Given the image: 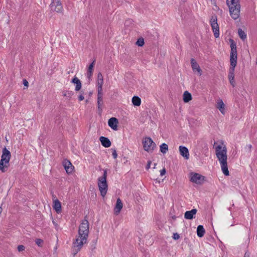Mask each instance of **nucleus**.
<instances>
[{
    "label": "nucleus",
    "instance_id": "obj_1",
    "mask_svg": "<svg viewBox=\"0 0 257 257\" xmlns=\"http://www.w3.org/2000/svg\"><path fill=\"white\" fill-rule=\"evenodd\" d=\"M89 233V224L87 220L84 219L81 223L78 235L73 241V248L75 254L79 251L83 245L87 243Z\"/></svg>",
    "mask_w": 257,
    "mask_h": 257
},
{
    "label": "nucleus",
    "instance_id": "obj_2",
    "mask_svg": "<svg viewBox=\"0 0 257 257\" xmlns=\"http://www.w3.org/2000/svg\"><path fill=\"white\" fill-rule=\"evenodd\" d=\"M215 155L220 163L221 170L225 176L229 174L227 166V149L224 143H221L215 147Z\"/></svg>",
    "mask_w": 257,
    "mask_h": 257
},
{
    "label": "nucleus",
    "instance_id": "obj_3",
    "mask_svg": "<svg viewBox=\"0 0 257 257\" xmlns=\"http://www.w3.org/2000/svg\"><path fill=\"white\" fill-rule=\"evenodd\" d=\"M229 9L230 15L234 20L237 19L240 15V6L239 0H226Z\"/></svg>",
    "mask_w": 257,
    "mask_h": 257
},
{
    "label": "nucleus",
    "instance_id": "obj_4",
    "mask_svg": "<svg viewBox=\"0 0 257 257\" xmlns=\"http://www.w3.org/2000/svg\"><path fill=\"white\" fill-rule=\"evenodd\" d=\"M11 157L10 152L6 148H4L0 161V171L2 172H5L8 168Z\"/></svg>",
    "mask_w": 257,
    "mask_h": 257
},
{
    "label": "nucleus",
    "instance_id": "obj_5",
    "mask_svg": "<svg viewBox=\"0 0 257 257\" xmlns=\"http://www.w3.org/2000/svg\"><path fill=\"white\" fill-rule=\"evenodd\" d=\"M107 177V171L106 170H104V173L103 176L99 177L98 178V187L99 188V190L100 192L101 195L104 197L107 191L108 185L106 181Z\"/></svg>",
    "mask_w": 257,
    "mask_h": 257
},
{
    "label": "nucleus",
    "instance_id": "obj_6",
    "mask_svg": "<svg viewBox=\"0 0 257 257\" xmlns=\"http://www.w3.org/2000/svg\"><path fill=\"white\" fill-rule=\"evenodd\" d=\"M229 42L231 48L230 55V67L235 68L236 66L237 58L236 46L232 39H230Z\"/></svg>",
    "mask_w": 257,
    "mask_h": 257
},
{
    "label": "nucleus",
    "instance_id": "obj_7",
    "mask_svg": "<svg viewBox=\"0 0 257 257\" xmlns=\"http://www.w3.org/2000/svg\"><path fill=\"white\" fill-rule=\"evenodd\" d=\"M144 149L149 152H152L156 147L155 143L150 137L145 138L143 141Z\"/></svg>",
    "mask_w": 257,
    "mask_h": 257
},
{
    "label": "nucleus",
    "instance_id": "obj_8",
    "mask_svg": "<svg viewBox=\"0 0 257 257\" xmlns=\"http://www.w3.org/2000/svg\"><path fill=\"white\" fill-rule=\"evenodd\" d=\"M50 8L52 11L63 13V8L61 0H51Z\"/></svg>",
    "mask_w": 257,
    "mask_h": 257
},
{
    "label": "nucleus",
    "instance_id": "obj_9",
    "mask_svg": "<svg viewBox=\"0 0 257 257\" xmlns=\"http://www.w3.org/2000/svg\"><path fill=\"white\" fill-rule=\"evenodd\" d=\"M210 23L214 37L216 38H218L219 36V30L216 17L212 16L210 19Z\"/></svg>",
    "mask_w": 257,
    "mask_h": 257
},
{
    "label": "nucleus",
    "instance_id": "obj_10",
    "mask_svg": "<svg viewBox=\"0 0 257 257\" xmlns=\"http://www.w3.org/2000/svg\"><path fill=\"white\" fill-rule=\"evenodd\" d=\"M204 177L198 173H193L191 174L190 180L196 184H201L204 181Z\"/></svg>",
    "mask_w": 257,
    "mask_h": 257
},
{
    "label": "nucleus",
    "instance_id": "obj_11",
    "mask_svg": "<svg viewBox=\"0 0 257 257\" xmlns=\"http://www.w3.org/2000/svg\"><path fill=\"white\" fill-rule=\"evenodd\" d=\"M191 65L192 69V70L194 72H197L198 74L200 76L202 75V71L199 65V64L197 63V62L194 59L192 58L191 59Z\"/></svg>",
    "mask_w": 257,
    "mask_h": 257
},
{
    "label": "nucleus",
    "instance_id": "obj_12",
    "mask_svg": "<svg viewBox=\"0 0 257 257\" xmlns=\"http://www.w3.org/2000/svg\"><path fill=\"white\" fill-rule=\"evenodd\" d=\"M216 107L220 111L221 114L224 115L225 113V105L221 99H218L216 101L215 105Z\"/></svg>",
    "mask_w": 257,
    "mask_h": 257
},
{
    "label": "nucleus",
    "instance_id": "obj_13",
    "mask_svg": "<svg viewBox=\"0 0 257 257\" xmlns=\"http://www.w3.org/2000/svg\"><path fill=\"white\" fill-rule=\"evenodd\" d=\"M63 166L64 167L68 174H71L72 173L74 170V166L72 165V163L67 160H65L63 161Z\"/></svg>",
    "mask_w": 257,
    "mask_h": 257
},
{
    "label": "nucleus",
    "instance_id": "obj_14",
    "mask_svg": "<svg viewBox=\"0 0 257 257\" xmlns=\"http://www.w3.org/2000/svg\"><path fill=\"white\" fill-rule=\"evenodd\" d=\"M53 208L55 210L57 213H59L61 212L62 207L61 203L59 201L58 199H57L55 197L53 196Z\"/></svg>",
    "mask_w": 257,
    "mask_h": 257
},
{
    "label": "nucleus",
    "instance_id": "obj_15",
    "mask_svg": "<svg viewBox=\"0 0 257 257\" xmlns=\"http://www.w3.org/2000/svg\"><path fill=\"white\" fill-rule=\"evenodd\" d=\"M123 207V204L119 198L117 199L116 203L114 208V214L117 215L119 214Z\"/></svg>",
    "mask_w": 257,
    "mask_h": 257
},
{
    "label": "nucleus",
    "instance_id": "obj_16",
    "mask_svg": "<svg viewBox=\"0 0 257 257\" xmlns=\"http://www.w3.org/2000/svg\"><path fill=\"white\" fill-rule=\"evenodd\" d=\"M179 150L180 155L184 157L186 160H188L189 158V153L188 149L182 146H180L179 147Z\"/></svg>",
    "mask_w": 257,
    "mask_h": 257
},
{
    "label": "nucleus",
    "instance_id": "obj_17",
    "mask_svg": "<svg viewBox=\"0 0 257 257\" xmlns=\"http://www.w3.org/2000/svg\"><path fill=\"white\" fill-rule=\"evenodd\" d=\"M118 121V120L115 117H111L110 118L108 121V125L113 130H117V124Z\"/></svg>",
    "mask_w": 257,
    "mask_h": 257
},
{
    "label": "nucleus",
    "instance_id": "obj_18",
    "mask_svg": "<svg viewBox=\"0 0 257 257\" xmlns=\"http://www.w3.org/2000/svg\"><path fill=\"white\" fill-rule=\"evenodd\" d=\"M103 104V93L102 92H98L97 93V106L99 112H101L102 111V106Z\"/></svg>",
    "mask_w": 257,
    "mask_h": 257
},
{
    "label": "nucleus",
    "instance_id": "obj_19",
    "mask_svg": "<svg viewBox=\"0 0 257 257\" xmlns=\"http://www.w3.org/2000/svg\"><path fill=\"white\" fill-rule=\"evenodd\" d=\"M71 82L76 85L75 87V90L76 91H78L81 89L82 87L81 82L76 76L74 77Z\"/></svg>",
    "mask_w": 257,
    "mask_h": 257
},
{
    "label": "nucleus",
    "instance_id": "obj_20",
    "mask_svg": "<svg viewBox=\"0 0 257 257\" xmlns=\"http://www.w3.org/2000/svg\"><path fill=\"white\" fill-rule=\"evenodd\" d=\"M197 213L196 209H193L190 211H186L184 214V217L186 219H192Z\"/></svg>",
    "mask_w": 257,
    "mask_h": 257
},
{
    "label": "nucleus",
    "instance_id": "obj_21",
    "mask_svg": "<svg viewBox=\"0 0 257 257\" xmlns=\"http://www.w3.org/2000/svg\"><path fill=\"white\" fill-rule=\"evenodd\" d=\"M99 140L102 145L105 148H108L111 146V142L107 138L104 137H100Z\"/></svg>",
    "mask_w": 257,
    "mask_h": 257
},
{
    "label": "nucleus",
    "instance_id": "obj_22",
    "mask_svg": "<svg viewBox=\"0 0 257 257\" xmlns=\"http://www.w3.org/2000/svg\"><path fill=\"white\" fill-rule=\"evenodd\" d=\"M95 64V61H93L92 63L89 65L88 69V71L87 72V77L89 80L90 81L91 79L92 74H93V68Z\"/></svg>",
    "mask_w": 257,
    "mask_h": 257
},
{
    "label": "nucleus",
    "instance_id": "obj_23",
    "mask_svg": "<svg viewBox=\"0 0 257 257\" xmlns=\"http://www.w3.org/2000/svg\"><path fill=\"white\" fill-rule=\"evenodd\" d=\"M205 233V229L202 225H198L197 228V235L200 237H202L203 236Z\"/></svg>",
    "mask_w": 257,
    "mask_h": 257
},
{
    "label": "nucleus",
    "instance_id": "obj_24",
    "mask_svg": "<svg viewBox=\"0 0 257 257\" xmlns=\"http://www.w3.org/2000/svg\"><path fill=\"white\" fill-rule=\"evenodd\" d=\"M183 101L185 102H188L192 99L191 94L188 91H186L183 93Z\"/></svg>",
    "mask_w": 257,
    "mask_h": 257
},
{
    "label": "nucleus",
    "instance_id": "obj_25",
    "mask_svg": "<svg viewBox=\"0 0 257 257\" xmlns=\"http://www.w3.org/2000/svg\"><path fill=\"white\" fill-rule=\"evenodd\" d=\"M132 103L134 105L139 106L141 105V99L139 97L135 96L132 98Z\"/></svg>",
    "mask_w": 257,
    "mask_h": 257
},
{
    "label": "nucleus",
    "instance_id": "obj_26",
    "mask_svg": "<svg viewBox=\"0 0 257 257\" xmlns=\"http://www.w3.org/2000/svg\"><path fill=\"white\" fill-rule=\"evenodd\" d=\"M97 87L98 92H102V86L103 84V79H97Z\"/></svg>",
    "mask_w": 257,
    "mask_h": 257
},
{
    "label": "nucleus",
    "instance_id": "obj_27",
    "mask_svg": "<svg viewBox=\"0 0 257 257\" xmlns=\"http://www.w3.org/2000/svg\"><path fill=\"white\" fill-rule=\"evenodd\" d=\"M234 69L235 68L230 67L228 75V78L229 80H232L233 78H234Z\"/></svg>",
    "mask_w": 257,
    "mask_h": 257
},
{
    "label": "nucleus",
    "instance_id": "obj_28",
    "mask_svg": "<svg viewBox=\"0 0 257 257\" xmlns=\"http://www.w3.org/2000/svg\"><path fill=\"white\" fill-rule=\"evenodd\" d=\"M238 34L240 39L242 40H245L246 38V35L244 32L241 29L238 30Z\"/></svg>",
    "mask_w": 257,
    "mask_h": 257
},
{
    "label": "nucleus",
    "instance_id": "obj_29",
    "mask_svg": "<svg viewBox=\"0 0 257 257\" xmlns=\"http://www.w3.org/2000/svg\"><path fill=\"white\" fill-rule=\"evenodd\" d=\"M168 147L166 144L163 143L160 146V151L162 153L165 154L167 152V151H168Z\"/></svg>",
    "mask_w": 257,
    "mask_h": 257
},
{
    "label": "nucleus",
    "instance_id": "obj_30",
    "mask_svg": "<svg viewBox=\"0 0 257 257\" xmlns=\"http://www.w3.org/2000/svg\"><path fill=\"white\" fill-rule=\"evenodd\" d=\"M136 45L138 46L142 47L144 45V40L143 38H139L136 42Z\"/></svg>",
    "mask_w": 257,
    "mask_h": 257
},
{
    "label": "nucleus",
    "instance_id": "obj_31",
    "mask_svg": "<svg viewBox=\"0 0 257 257\" xmlns=\"http://www.w3.org/2000/svg\"><path fill=\"white\" fill-rule=\"evenodd\" d=\"M84 92L82 91L80 92V93L78 96V99L79 101H82L84 99V97L83 96Z\"/></svg>",
    "mask_w": 257,
    "mask_h": 257
},
{
    "label": "nucleus",
    "instance_id": "obj_32",
    "mask_svg": "<svg viewBox=\"0 0 257 257\" xmlns=\"http://www.w3.org/2000/svg\"><path fill=\"white\" fill-rule=\"evenodd\" d=\"M25 246L23 245H19L18 246V250L19 251H22L25 250Z\"/></svg>",
    "mask_w": 257,
    "mask_h": 257
},
{
    "label": "nucleus",
    "instance_id": "obj_33",
    "mask_svg": "<svg viewBox=\"0 0 257 257\" xmlns=\"http://www.w3.org/2000/svg\"><path fill=\"white\" fill-rule=\"evenodd\" d=\"M179 237H180V236L177 233H175L173 234V238L175 240L178 239L179 238Z\"/></svg>",
    "mask_w": 257,
    "mask_h": 257
},
{
    "label": "nucleus",
    "instance_id": "obj_34",
    "mask_svg": "<svg viewBox=\"0 0 257 257\" xmlns=\"http://www.w3.org/2000/svg\"><path fill=\"white\" fill-rule=\"evenodd\" d=\"M37 244H38L39 246L41 245V244L43 242V240L41 239H37L36 241Z\"/></svg>",
    "mask_w": 257,
    "mask_h": 257
},
{
    "label": "nucleus",
    "instance_id": "obj_35",
    "mask_svg": "<svg viewBox=\"0 0 257 257\" xmlns=\"http://www.w3.org/2000/svg\"><path fill=\"white\" fill-rule=\"evenodd\" d=\"M229 82L230 83V84L233 86L234 87L235 86V80H234V79L233 78L232 80L231 79H230L229 80Z\"/></svg>",
    "mask_w": 257,
    "mask_h": 257
},
{
    "label": "nucleus",
    "instance_id": "obj_36",
    "mask_svg": "<svg viewBox=\"0 0 257 257\" xmlns=\"http://www.w3.org/2000/svg\"><path fill=\"white\" fill-rule=\"evenodd\" d=\"M112 155V156H113L114 159H116L117 158V154L116 151L115 150H114L113 151Z\"/></svg>",
    "mask_w": 257,
    "mask_h": 257
},
{
    "label": "nucleus",
    "instance_id": "obj_37",
    "mask_svg": "<svg viewBox=\"0 0 257 257\" xmlns=\"http://www.w3.org/2000/svg\"><path fill=\"white\" fill-rule=\"evenodd\" d=\"M97 79H103V76L100 72L98 73L97 74Z\"/></svg>",
    "mask_w": 257,
    "mask_h": 257
},
{
    "label": "nucleus",
    "instance_id": "obj_38",
    "mask_svg": "<svg viewBox=\"0 0 257 257\" xmlns=\"http://www.w3.org/2000/svg\"><path fill=\"white\" fill-rule=\"evenodd\" d=\"M166 173V170L165 168H163L162 170L160 171V175L163 176H164Z\"/></svg>",
    "mask_w": 257,
    "mask_h": 257
},
{
    "label": "nucleus",
    "instance_id": "obj_39",
    "mask_svg": "<svg viewBox=\"0 0 257 257\" xmlns=\"http://www.w3.org/2000/svg\"><path fill=\"white\" fill-rule=\"evenodd\" d=\"M151 163L152 162H151V161H149L148 162V164H147V166H146V169L147 170H148L150 168Z\"/></svg>",
    "mask_w": 257,
    "mask_h": 257
},
{
    "label": "nucleus",
    "instance_id": "obj_40",
    "mask_svg": "<svg viewBox=\"0 0 257 257\" xmlns=\"http://www.w3.org/2000/svg\"><path fill=\"white\" fill-rule=\"evenodd\" d=\"M23 84L25 86L28 87V85H29V83L26 80H23Z\"/></svg>",
    "mask_w": 257,
    "mask_h": 257
},
{
    "label": "nucleus",
    "instance_id": "obj_41",
    "mask_svg": "<svg viewBox=\"0 0 257 257\" xmlns=\"http://www.w3.org/2000/svg\"><path fill=\"white\" fill-rule=\"evenodd\" d=\"M132 23V20H126L125 21V25H127V23Z\"/></svg>",
    "mask_w": 257,
    "mask_h": 257
},
{
    "label": "nucleus",
    "instance_id": "obj_42",
    "mask_svg": "<svg viewBox=\"0 0 257 257\" xmlns=\"http://www.w3.org/2000/svg\"><path fill=\"white\" fill-rule=\"evenodd\" d=\"M247 147L248 148V149H251L252 146L251 145H248L247 146Z\"/></svg>",
    "mask_w": 257,
    "mask_h": 257
},
{
    "label": "nucleus",
    "instance_id": "obj_43",
    "mask_svg": "<svg viewBox=\"0 0 257 257\" xmlns=\"http://www.w3.org/2000/svg\"><path fill=\"white\" fill-rule=\"evenodd\" d=\"M2 211H3V208L1 207H0V214L2 213Z\"/></svg>",
    "mask_w": 257,
    "mask_h": 257
},
{
    "label": "nucleus",
    "instance_id": "obj_44",
    "mask_svg": "<svg viewBox=\"0 0 257 257\" xmlns=\"http://www.w3.org/2000/svg\"><path fill=\"white\" fill-rule=\"evenodd\" d=\"M67 95V93H65V94H64V96H66Z\"/></svg>",
    "mask_w": 257,
    "mask_h": 257
},
{
    "label": "nucleus",
    "instance_id": "obj_45",
    "mask_svg": "<svg viewBox=\"0 0 257 257\" xmlns=\"http://www.w3.org/2000/svg\"><path fill=\"white\" fill-rule=\"evenodd\" d=\"M156 166V164H154V168H155Z\"/></svg>",
    "mask_w": 257,
    "mask_h": 257
},
{
    "label": "nucleus",
    "instance_id": "obj_46",
    "mask_svg": "<svg viewBox=\"0 0 257 257\" xmlns=\"http://www.w3.org/2000/svg\"><path fill=\"white\" fill-rule=\"evenodd\" d=\"M68 94L69 95V96L70 95V92H68Z\"/></svg>",
    "mask_w": 257,
    "mask_h": 257
},
{
    "label": "nucleus",
    "instance_id": "obj_47",
    "mask_svg": "<svg viewBox=\"0 0 257 257\" xmlns=\"http://www.w3.org/2000/svg\"><path fill=\"white\" fill-rule=\"evenodd\" d=\"M244 255H245V257H246V256H247V254H246V253H245V254H244Z\"/></svg>",
    "mask_w": 257,
    "mask_h": 257
},
{
    "label": "nucleus",
    "instance_id": "obj_48",
    "mask_svg": "<svg viewBox=\"0 0 257 257\" xmlns=\"http://www.w3.org/2000/svg\"><path fill=\"white\" fill-rule=\"evenodd\" d=\"M244 255H245V257H246V256H247V254H246V253H245V254H244Z\"/></svg>",
    "mask_w": 257,
    "mask_h": 257
}]
</instances>
